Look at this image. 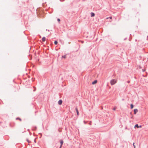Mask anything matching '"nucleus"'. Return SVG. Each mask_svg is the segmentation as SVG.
Segmentation results:
<instances>
[{
  "label": "nucleus",
  "instance_id": "f257e3e1",
  "mask_svg": "<svg viewBox=\"0 0 148 148\" xmlns=\"http://www.w3.org/2000/svg\"><path fill=\"white\" fill-rule=\"evenodd\" d=\"M117 82V80L115 79H112L110 82L111 85H113L115 84Z\"/></svg>",
  "mask_w": 148,
  "mask_h": 148
},
{
  "label": "nucleus",
  "instance_id": "f03ea898",
  "mask_svg": "<svg viewBox=\"0 0 148 148\" xmlns=\"http://www.w3.org/2000/svg\"><path fill=\"white\" fill-rule=\"evenodd\" d=\"M62 101L61 100H60L58 101V103L59 105H60L62 104Z\"/></svg>",
  "mask_w": 148,
  "mask_h": 148
},
{
  "label": "nucleus",
  "instance_id": "7ed1b4c3",
  "mask_svg": "<svg viewBox=\"0 0 148 148\" xmlns=\"http://www.w3.org/2000/svg\"><path fill=\"white\" fill-rule=\"evenodd\" d=\"M97 82V80H95L92 82V84L93 85L95 84H96Z\"/></svg>",
  "mask_w": 148,
  "mask_h": 148
},
{
  "label": "nucleus",
  "instance_id": "20e7f679",
  "mask_svg": "<svg viewBox=\"0 0 148 148\" xmlns=\"http://www.w3.org/2000/svg\"><path fill=\"white\" fill-rule=\"evenodd\" d=\"M42 41L43 42H45L46 40V38L45 37H43L42 39Z\"/></svg>",
  "mask_w": 148,
  "mask_h": 148
},
{
  "label": "nucleus",
  "instance_id": "39448f33",
  "mask_svg": "<svg viewBox=\"0 0 148 148\" xmlns=\"http://www.w3.org/2000/svg\"><path fill=\"white\" fill-rule=\"evenodd\" d=\"M95 14L94 13L92 12L91 13V17H93L95 16Z\"/></svg>",
  "mask_w": 148,
  "mask_h": 148
},
{
  "label": "nucleus",
  "instance_id": "423d86ee",
  "mask_svg": "<svg viewBox=\"0 0 148 148\" xmlns=\"http://www.w3.org/2000/svg\"><path fill=\"white\" fill-rule=\"evenodd\" d=\"M60 143L61 144V145L62 146V145H63V141L62 140H61L60 141Z\"/></svg>",
  "mask_w": 148,
  "mask_h": 148
},
{
  "label": "nucleus",
  "instance_id": "0eeeda50",
  "mask_svg": "<svg viewBox=\"0 0 148 148\" xmlns=\"http://www.w3.org/2000/svg\"><path fill=\"white\" fill-rule=\"evenodd\" d=\"M137 127V128H138L139 127V126L138 125V124H136L135 126H134V127Z\"/></svg>",
  "mask_w": 148,
  "mask_h": 148
},
{
  "label": "nucleus",
  "instance_id": "6e6552de",
  "mask_svg": "<svg viewBox=\"0 0 148 148\" xmlns=\"http://www.w3.org/2000/svg\"><path fill=\"white\" fill-rule=\"evenodd\" d=\"M55 45H57L58 44V42L57 41H55L54 42Z\"/></svg>",
  "mask_w": 148,
  "mask_h": 148
},
{
  "label": "nucleus",
  "instance_id": "1a4fd4ad",
  "mask_svg": "<svg viewBox=\"0 0 148 148\" xmlns=\"http://www.w3.org/2000/svg\"><path fill=\"white\" fill-rule=\"evenodd\" d=\"M131 108L132 109V108H133V107H134V106L133 104H131Z\"/></svg>",
  "mask_w": 148,
  "mask_h": 148
},
{
  "label": "nucleus",
  "instance_id": "9d476101",
  "mask_svg": "<svg viewBox=\"0 0 148 148\" xmlns=\"http://www.w3.org/2000/svg\"><path fill=\"white\" fill-rule=\"evenodd\" d=\"M16 119H18V120H19L20 121H21V119L19 118H17Z\"/></svg>",
  "mask_w": 148,
  "mask_h": 148
},
{
  "label": "nucleus",
  "instance_id": "9b49d317",
  "mask_svg": "<svg viewBox=\"0 0 148 148\" xmlns=\"http://www.w3.org/2000/svg\"><path fill=\"white\" fill-rule=\"evenodd\" d=\"M133 146H134V148H136V146H135V145H134V143H133Z\"/></svg>",
  "mask_w": 148,
  "mask_h": 148
},
{
  "label": "nucleus",
  "instance_id": "f8f14e48",
  "mask_svg": "<svg viewBox=\"0 0 148 148\" xmlns=\"http://www.w3.org/2000/svg\"><path fill=\"white\" fill-rule=\"evenodd\" d=\"M116 110V108L114 107L113 108V110Z\"/></svg>",
  "mask_w": 148,
  "mask_h": 148
},
{
  "label": "nucleus",
  "instance_id": "ddd939ff",
  "mask_svg": "<svg viewBox=\"0 0 148 148\" xmlns=\"http://www.w3.org/2000/svg\"><path fill=\"white\" fill-rule=\"evenodd\" d=\"M27 142L28 143H30V142L29 140L27 139Z\"/></svg>",
  "mask_w": 148,
  "mask_h": 148
},
{
  "label": "nucleus",
  "instance_id": "4468645a",
  "mask_svg": "<svg viewBox=\"0 0 148 148\" xmlns=\"http://www.w3.org/2000/svg\"><path fill=\"white\" fill-rule=\"evenodd\" d=\"M134 111H138V110L137 109H135Z\"/></svg>",
  "mask_w": 148,
  "mask_h": 148
},
{
  "label": "nucleus",
  "instance_id": "2eb2a0df",
  "mask_svg": "<svg viewBox=\"0 0 148 148\" xmlns=\"http://www.w3.org/2000/svg\"><path fill=\"white\" fill-rule=\"evenodd\" d=\"M62 58H66V56H62Z\"/></svg>",
  "mask_w": 148,
  "mask_h": 148
},
{
  "label": "nucleus",
  "instance_id": "dca6fc26",
  "mask_svg": "<svg viewBox=\"0 0 148 148\" xmlns=\"http://www.w3.org/2000/svg\"><path fill=\"white\" fill-rule=\"evenodd\" d=\"M57 20H58V21H60V19H59V18H58L57 19Z\"/></svg>",
  "mask_w": 148,
  "mask_h": 148
},
{
  "label": "nucleus",
  "instance_id": "f3484780",
  "mask_svg": "<svg viewBox=\"0 0 148 148\" xmlns=\"http://www.w3.org/2000/svg\"><path fill=\"white\" fill-rule=\"evenodd\" d=\"M109 18L110 19H112V17H109Z\"/></svg>",
  "mask_w": 148,
  "mask_h": 148
},
{
  "label": "nucleus",
  "instance_id": "a211bd4d",
  "mask_svg": "<svg viewBox=\"0 0 148 148\" xmlns=\"http://www.w3.org/2000/svg\"><path fill=\"white\" fill-rule=\"evenodd\" d=\"M77 115H78L79 114V112H77Z\"/></svg>",
  "mask_w": 148,
  "mask_h": 148
},
{
  "label": "nucleus",
  "instance_id": "6ab92c4d",
  "mask_svg": "<svg viewBox=\"0 0 148 148\" xmlns=\"http://www.w3.org/2000/svg\"><path fill=\"white\" fill-rule=\"evenodd\" d=\"M139 127H140V128H141L142 127V126L141 125H140L139 126Z\"/></svg>",
  "mask_w": 148,
  "mask_h": 148
},
{
  "label": "nucleus",
  "instance_id": "aec40b11",
  "mask_svg": "<svg viewBox=\"0 0 148 148\" xmlns=\"http://www.w3.org/2000/svg\"><path fill=\"white\" fill-rule=\"evenodd\" d=\"M136 112H134V114H136Z\"/></svg>",
  "mask_w": 148,
  "mask_h": 148
},
{
  "label": "nucleus",
  "instance_id": "412c9836",
  "mask_svg": "<svg viewBox=\"0 0 148 148\" xmlns=\"http://www.w3.org/2000/svg\"><path fill=\"white\" fill-rule=\"evenodd\" d=\"M62 146L61 145H60V148H61V147H62Z\"/></svg>",
  "mask_w": 148,
  "mask_h": 148
},
{
  "label": "nucleus",
  "instance_id": "4be33fe9",
  "mask_svg": "<svg viewBox=\"0 0 148 148\" xmlns=\"http://www.w3.org/2000/svg\"><path fill=\"white\" fill-rule=\"evenodd\" d=\"M91 122H90V125H91Z\"/></svg>",
  "mask_w": 148,
  "mask_h": 148
},
{
  "label": "nucleus",
  "instance_id": "5701e85b",
  "mask_svg": "<svg viewBox=\"0 0 148 148\" xmlns=\"http://www.w3.org/2000/svg\"><path fill=\"white\" fill-rule=\"evenodd\" d=\"M108 18H109V17H107V18H106L107 19H108Z\"/></svg>",
  "mask_w": 148,
  "mask_h": 148
},
{
  "label": "nucleus",
  "instance_id": "b1692460",
  "mask_svg": "<svg viewBox=\"0 0 148 148\" xmlns=\"http://www.w3.org/2000/svg\"><path fill=\"white\" fill-rule=\"evenodd\" d=\"M76 111H77V109H76Z\"/></svg>",
  "mask_w": 148,
  "mask_h": 148
},
{
  "label": "nucleus",
  "instance_id": "393cba45",
  "mask_svg": "<svg viewBox=\"0 0 148 148\" xmlns=\"http://www.w3.org/2000/svg\"><path fill=\"white\" fill-rule=\"evenodd\" d=\"M129 82H130V81H129L128 82V83H129Z\"/></svg>",
  "mask_w": 148,
  "mask_h": 148
}]
</instances>
